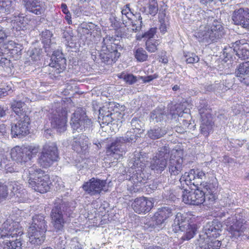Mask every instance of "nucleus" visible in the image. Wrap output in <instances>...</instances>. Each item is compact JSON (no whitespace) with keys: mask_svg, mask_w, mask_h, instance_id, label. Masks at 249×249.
I'll list each match as a JSON object with an SVG mask.
<instances>
[{"mask_svg":"<svg viewBox=\"0 0 249 249\" xmlns=\"http://www.w3.org/2000/svg\"><path fill=\"white\" fill-rule=\"evenodd\" d=\"M23 233L18 222L8 219L0 227V249H21Z\"/></svg>","mask_w":249,"mask_h":249,"instance_id":"1","label":"nucleus"},{"mask_svg":"<svg viewBox=\"0 0 249 249\" xmlns=\"http://www.w3.org/2000/svg\"><path fill=\"white\" fill-rule=\"evenodd\" d=\"M22 178L29 187L36 192L44 193L50 189L49 176L36 166H33L24 169Z\"/></svg>","mask_w":249,"mask_h":249,"instance_id":"2","label":"nucleus"},{"mask_svg":"<svg viewBox=\"0 0 249 249\" xmlns=\"http://www.w3.org/2000/svg\"><path fill=\"white\" fill-rule=\"evenodd\" d=\"M222 225L217 220L208 222L199 235L198 242L200 249H219L221 244L219 240H214L220 235Z\"/></svg>","mask_w":249,"mask_h":249,"instance_id":"3","label":"nucleus"},{"mask_svg":"<svg viewBox=\"0 0 249 249\" xmlns=\"http://www.w3.org/2000/svg\"><path fill=\"white\" fill-rule=\"evenodd\" d=\"M54 206L51 213L52 223L56 232L62 231L65 223L63 215L73 217V211L75 206L71 202H68L60 198L55 199Z\"/></svg>","mask_w":249,"mask_h":249,"instance_id":"4","label":"nucleus"},{"mask_svg":"<svg viewBox=\"0 0 249 249\" xmlns=\"http://www.w3.org/2000/svg\"><path fill=\"white\" fill-rule=\"evenodd\" d=\"M224 35L223 28L219 23H216L210 26H200L196 36L199 42L210 43L216 41Z\"/></svg>","mask_w":249,"mask_h":249,"instance_id":"5","label":"nucleus"},{"mask_svg":"<svg viewBox=\"0 0 249 249\" xmlns=\"http://www.w3.org/2000/svg\"><path fill=\"white\" fill-rule=\"evenodd\" d=\"M59 159V153L55 143L52 142L45 144L39 153L37 162L41 167L47 168Z\"/></svg>","mask_w":249,"mask_h":249,"instance_id":"6","label":"nucleus"},{"mask_svg":"<svg viewBox=\"0 0 249 249\" xmlns=\"http://www.w3.org/2000/svg\"><path fill=\"white\" fill-rule=\"evenodd\" d=\"M225 224L227 230L231 233V236L235 238L243 235H247V232L249 233V228H248L247 224L243 223V220L240 219L239 214L228 218Z\"/></svg>","mask_w":249,"mask_h":249,"instance_id":"7","label":"nucleus"},{"mask_svg":"<svg viewBox=\"0 0 249 249\" xmlns=\"http://www.w3.org/2000/svg\"><path fill=\"white\" fill-rule=\"evenodd\" d=\"M39 151L38 146H17L11 151V156L12 159L18 162H26L30 160L33 156Z\"/></svg>","mask_w":249,"mask_h":249,"instance_id":"8","label":"nucleus"},{"mask_svg":"<svg viewBox=\"0 0 249 249\" xmlns=\"http://www.w3.org/2000/svg\"><path fill=\"white\" fill-rule=\"evenodd\" d=\"M183 176L190 184L197 186L198 183L197 179L207 180L213 178V171L207 167H203L201 169H191L189 172H186Z\"/></svg>","mask_w":249,"mask_h":249,"instance_id":"9","label":"nucleus"},{"mask_svg":"<svg viewBox=\"0 0 249 249\" xmlns=\"http://www.w3.org/2000/svg\"><path fill=\"white\" fill-rule=\"evenodd\" d=\"M91 124V121L87 118L85 110L82 108H78L71 115L70 124L73 130H81Z\"/></svg>","mask_w":249,"mask_h":249,"instance_id":"10","label":"nucleus"},{"mask_svg":"<svg viewBox=\"0 0 249 249\" xmlns=\"http://www.w3.org/2000/svg\"><path fill=\"white\" fill-rule=\"evenodd\" d=\"M182 201L189 205H199L205 203V205H209L205 193L200 188L195 191H190L184 194L182 197Z\"/></svg>","mask_w":249,"mask_h":249,"instance_id":"11","label":"nucleus"},{"mask_svg":"<svg viewBox=\"0 0 249 249\" xmlns=\"http://www.w3.org/2000/svg\"><path fill=\"white\" fill-rule=\"evenodd\" d=\"M66 115L67 112L61 108L53 112L50 117L52 126L60 133L66 130Z\"/></svg>","mask_w":249,"mask_h":249,"instance_id":"12","label":"nucleus"},{"mask_svg":"<svg viewBox=\"0 0 249 249\" xmlns=\"http://www.w3.org/2000/svg\"><path fill=\"white\" fill-rule=\"evenodd\" d=\"M247 43H242L240 40L236 41L232 44L231 47L225 48L224 53L226 54V57H231V53H235L236 55L242 60L249 58V50L247 49Z\"/></svg>","mask_w":249,"mask_h":249,"instance_id":"13","label":"nucleus"},{"mask_svg":"<svg viewBox=\"0 0 249 249\" xmlns=\"http://www.w3.org/2000/svg\"><path fill=\"white\" fill-rule=\"evenodd\" d=\"M30 119L27 115H25L17 124L11 126V135L14 137L21 138L29 133V125Z\"/></svg>","mask_w":249,"mask_h":249,"instance_id":"14","label":"nucleus"},{"mask_svg":"<svg viewBox=\"0 0 249 249\" xmlns=\"http://www.w3.org/2000/svg\"><path fill=\"white\" fill-rule=\"evenodd\" d=\"M106 181L95 178H91L83 185V189L88 194L93 196L100 194L106 186Z\"/></svg>","mask_w":249,"mask_h":249,"instance_id":"15","label":"nucleus"},{"mask_svg":"<svg viewBox=\"0 0 249 249\" xmlns=\"http://www.w3.org/2000/svg\"><path fill=\"white\" fill-rule=\"evenodd\" d=\"M154 201L152 198L141 197L136 198L132 203L133 210L139 214L149 212L153 207Z\"/></svg>","mask_w":249,"mask_h":249,"instance_id":"16","label":"nucleus"},{"mask_svg":"<svg viewBox=\"0 0 249 249\" xmlns=\"http://www.w3.org/2000/svg\"><path fill=\"white\" fill-rule=\"evenodd\" d=\"M109 108V107L104 106L99 109V119L100 122L102 124H108L113 120H119L122 117L120 112H118L117 110L112 109V107H110V110Z\"/></svg>","mask_w":249,"mask_h":249,"instance_id":"17","label":"nucleus"},{"mask_svg":"<svg viewBox=\"0 0 249 249\" xmlns=\"http://www.w3.org/2000/svg\"><path fill=\"white\" fill-rule=\"evenodd\" d=\"M88 138L82 134L74 137L71 142L72 149L77 153L82 154H85L88 152Z\"/></svg>","mask_w":249,"mask_h":249,"instance_id":"18","label":"nucleus"},{"mask_svg":"<svg viewBox=\"0 0 249 249\" xmlns=\"http://www.w3.org/2000/svg\"><path fill=\"white\" fill-rule=\"evenodd\" d=\"M26 9L36 15L43 14L46 6L43 0H23Z\"/></svg>","mask_w":249,"mask_h":249,"instance_id":"19","label":"nucleus"},{"mask_svg":"<svg viewBox=\"0 0 249 249\" xmlns=\"http://www.w3.org/2000/svg\"><path fill=\"white\" fill-rule=\"evenodd\" d=\"M46 231L34 228H29L28 229L29 242L34 246L41 245L45 240Z\"/></svg>","mask_w":249,"mask_h":249,"instance_id":"20","label":"nucleus"},{"mask_svg":"<svg viewBox=\"0 0 249 249\" xmlns=\"http://www.w3.org/2000/svg\"><path fill=\"white\" fill-rule=\"evenodd\" d=\"M10 186L16 201L22 202L27 199V191L23 188L21 184L17 181H13L11 182Z\"/></svg>","mask_w":249,"mask_h":249,"instance_id":"21","label":"nucleus"},{"mask_svg":"<svg viewBox=\"0 0 249 249\" xmlns=\"http://www.w3.org/2000/svg\"><path fill=\"white\" fill-rule=\"evenodd\" d=\"M183 159L179 157H170L168 164V171L171 177L180 175L182 171Z\"/></svg>","mask_w":249,"mask_h":249,"instance_id":"22","label":"nucleus"},{"mask_svg":"<svg viewBox=\"0 0 249 249\" xmlns=\"http://www.w3.org/2000/svg\"><path fill=\"white\" fill-rule=\"evenodd\" d=\"M173 210L169 206L163 207L158 209L155 213L153 219L157 225H161L173 215Z\"/></svg>","mask_w":249,"mask_h":249,"instance_id":"23","label":"nucleus"},{"mask_svg":"<svg viewBox=\"0 0 249 249\" xmlns=\"http://www.w3.org/2000/svg\"><path fill=\"white\" fill-rule=\"evenodd\" d=\"M209 179H207V180H204L203 181L200 182L199 188L200 189H204L206 190L207 192H205V196L208 198L209 204H211L213 202L215 199L214 193L216 191L217 183L216 181L212 183H208L207 181Z\"/></svg>","mask_w":249,"mask_h":249,"instance_id":"24","label":"nucleus"},{"mask_svg":"<svg viewBox=\"0 0 249 249\" xmlns=\"http://www.w3.org/2000/svg\"><path fill=\"white\" fill-rule=\"evenodd\" d=\"M249 16V9L239 8L235 10L232 16V19L235 24L241 25L246 23Z\"/></svg>","mask_w":249,"mask_h":249,"instance_id":"25","label":"nucleus"},{"mask_svg":"<svg viewBox=\"0 0 249 249\" xmlns=\"http://www.w3.org/2000/svg\"><path fill=\"white\" fill-rule=\"evenodd\" d=\"M201 124L200 125V130L201 133L207 137L210 132L212 131L213 122L210 114H206L203 117H201Z\"/></svg>","mask_w":249,"mask_h":249,"instance_id":"26","label":"nucleus"},{"mask_svg":"<svg viewBox=\"0 0 249 249\" xmlns=\"http://www.w3.org/2000/svg\"><path fill=\"white\" fill-rule=\"evenodd\" d=\"M32 220V225L29 228L47 231V222L43 215H35L33 217Z\"/></svg>","mask_w":249,"mask_h":249,"instance_id":"27","label":"nucleus"},{"mask_svg":"<svg viewBox=\"0 0 249 249\" xmlns=\"http://www.w3.org/2000/svg\"><path fill=\"white\" fill-rule=\"evenodd\" d=\"M167 112L163 107H157L150 113V119L155 122L159 123L166 121Z\"/></svg>","mask_w":249,"mask_h":249,"instance_id":"28","label":"nucleus"},{"mask_svg":"<svg viewBox=\"0 0 249 249\" xmlns=\"http://www.w3.org/2000/svg\"><path fill=\"white\" fill-rule=\"evenodd\" d=\"M167 165L166 160L154 157L151 161L150 167L155 173L160 174L164 170Z\"/></svg>","mask_w":249,"mask_h":249,"instance_id":"29","label":"nucleus"},{"mask_svg":"<svg viewBox=\"0 0 249 249\" xmlns=\"http://www.w3.org/2000/svg\"><path fill=\"white\" fill-rule=\"evenodd\" d=\"M167 132V129L164 127L155 126L147 131V135L151 139L156 140L162 137Z\"/></svg>","mask_w":249,"mask_h":249,"instance_id":"30","label":"nucleus"},{"mask_svg":"<svg viewBox=\"0 0 249 249\" xmlns=\"http://www.w3.org/2000/svg\"><path fill=\"white\" fill-rule=\"evenodd\" d=\"M189 224L188 221L182 213H178L176 214L174 220V227L176 231L184 230L189 226Z\"/></svg>","mask_w":249,"mask_h":249,"instance_id":"31","label":"nucleus"},{"mask_svg":"<svg viewBox=\"0 0 249 249\" xmlns=\"http://www.w3.org/2000/svg\"><path fill=\"white\" fill-rule=\"evenodd\" d=\"M52 36L53 34L51 31L46 30L42 32L41 40L42 42L44 44L46 50L51 48V50L53 51L54 48H53V47L54 44H53V39H51ZM48 51L49 50H46V51Z\"/></svg>","mask_w":249,"mask_h":249,"instance_id":"32","label":"nucleus"},{"mask_svg":"<svg viewBox=\"0 0 249 249\" xmlns=\"http://www.w3.org/2000/svg\"><path fill=\"white\" fill-rule=\"evenodd\" d=\"M12 110L18 116H23L26 114V105L21 101H13L10 104Z\"/></svg>","mask_w":249,"mask_h":249,"instance_id":"33","label":"nucleus"},{"mask_svg":"<svg viewBox=\"0 0 249 249\" xmlns=\"http://www.w3.org/2000/svg\"><path fill=\"white\" fill-rule=\"evenodd\" d=\"M121 146V145L120 144L116 142L115 141L111 143V145L108 147L107 150V156H110V158H113L114 159H119L122 156V155L118 153V152H120Z\"/></svg>","mask_w":249,"mask_h":249,"instance_id":"34","label":"nucleus"},{"mask_svg":"<svg viewBox=\"0 0 249 249\" xmlns=\"http://www.w3.org/2000/svg\"><path fill=\"white\" fill-rule=\"evenodd\" d=\"M121 13L122 22L125 27L128 25L127 21L133 20V18H137V15H134L131 11L129 4H126L124 7Z\"/></svg>","mask_w":249,"mask_h":249,"instance_id":"35","label":"nucleus"},{"mask_svg":"<svg viewBox=\"0 0 249 249\" xmlns=\"http://www.w3.org/2000/svg\"><path fill=\"white\" fill-rule=\"evenodd\" d=\"M135 132V131L133 130V131L131 130L127 131L124 137H120L117 138L115 141L116 142L119 143L121 145L126 142L132 143L133 142H135L136 140V137H137Z\"/></svg>","mask_w":249,"mask_h":249,"instance_id":"36","label":"nucleus"},{"mask_svg":"<svg viewBox=\"0 0 249 249\" xmlns=\"http://www.w3.org/2000/svg\"><path fill=\"white\" fill-rule=\"evenodd\" d=\"M139 153L135 152L134 158L131 159L129 162V166L131 167L134 169H138L137 171L140 172L144 167V164L142 163L140 158Z\"/></svg>","mask_w":249,"mask_h":249,"instance_id":"37","label":"nucleus"},{"mask_svg":"<svg viewBox=\"0 0 249 249\" xmlns=\"http://www.w3.org/2000/svg\"><path fill=\"white\" fill-rule=\"evenodd\" d=\"M52 62L54 64H56L59 66V68H57V71L58 72H62L66 68V59L62 57V56L56 57L53 56L51 58ZM57 69H55L53 72L56 71Z\"/></svg>","mask_w":249,"mask_h":249,"instance_id":"38","label":"nucleus"},{"mask_svg":"<svg viewBox=\"0 0 249 249\" xmlns=\"http://www.w3.org/2000/svg\"><path fill=\"white\" fill-rule=\"evenodd\" d=\"M180 231L184 232V234L182 236V239L188 240L194 237L196 231V229L194 225H190L189 224V226L185 228L184 230Z\"/></svg>","mask_w":249,"mask_h":249,"instance_id":"39","label":"nucleus"},{"mask_svg":"<svg viewBox=\"0 0 249 249\" xmlns=\"http://www.w3.org/2000/svg\"><path fill=\"white\" fill-rule=\"evenodd\" d=\"M138 19L134 21V18H133V20L127 21L128 25L127 26H131V30L135 32L140 31L142 27V18L140 14H138Z\"/></svg>","mask_w":249,"mask_h":249,"instance_id":"40","label":"nucleus"},{"mask_svg":"<svg viewBox=\"0 0 249 249\" xmlns=\"http://www.w3.org/2000/svg\"><path fill=\"white\" fill-rule=\"evenodd\" d=\"M135 58L139 62H144L147 60L148 55L142 48H139L134 51Z\"/></svg>","mask_w":249,"mask_h":249,"instance_id":"41","label":"nucleus"},{"mask_svg":"<svg viewBox=\"0 0 249 249\" xmlns=\"http://www.w3.org/2000/svg\"><path fill=\"white\" fill-rule=\"evenodd\" d=\"M248 73H249V61L239 65L235 71V74L238 78Z\"/></svg>","mask_w":249,"mask_h":249,"instance_id":"42","label":"nucleus"},{"mask_svg":"<svg viewBox=\"0 0 249 249\" xmlns=\"http://www.w3.org/2000/svg\"><path fill=\"white\" fill-rule=\"evenodd\" d=\"M16 44H17L12 41H10L7 43L3 44L0 47V53L5 54H11L12 50H14Z\"/></svg>","mask_w":249,"mask_h":249,"instance_id":"43","label":"nucleus"},{"mask_svg":"<svg viewBox=\"0 0 249 249\" xmlns=\"http://www.w3.org/2000/svg\"><path fill=\"white\" fill-rule=\"evenodd\" d=\"M170 150L168 147L163 146L158 149V152L156 154L155 157L160 159V160H164L167 161V160L169 156Z\"/></svg>","mask_w":249,"mask_h":249,"instance_id":"44","label":"nucleus"},{"mask_svg":"<svg viewBox=\"0 0 249 249\" xmlns=\"http://www.w3.org/2000/svg\"><path fill=\"white\" fill-rule=\"evenodd\" d=\"M118 77L123 79L127 84L132 85L137 81L136 77L133 74L125 72H122L118 74Z\"/></svg>","mask_w":249,"mask_h":249,"instance_id":"45","label":"nucleus"},{"mask_svg":"<svg viewBox=\"0 0 249 249\" xmlns=\"http://www.w3.org/2000/svg\"><path fill=\"white\" fill-rule=\"evenodd\" d=\"M179 182L180 184V186L179 187L181 190V194H182V198L183 197V195L184 194H187L190 191V188L189 185L190 184L187 180L185 178L182 176L179 179Z\"/></svg>","mask_w":249,"mask_h":249,"instance_id":"46","label":"nucleus"},{"mask_svg":"<svg viewBox=\"0 0 249 249\" xmlns=\"http://www.w3.org/2000/svg\"><path fill=\"white\" fill-rule=\"evenodd\" d=\"M116 53L117 52L114 51L102 54L103 61L107 64H111L114 63L116 60L115 56Z\"/></svg>","mask_w":249,"mask_h":249,"instance_id":"47","label":"nucleus"},{"mask_svg":"<svg viewBox=\"0 0 249 249\" xmlns=\"http://www.w3.org/2000/svg\"><path fill=\"white\" fill-rule=\"evenodd\" d=\"M101 4L102 7L111 12L116 7L117 1L116 0H102Z\"/></svg>","mask_w":249,"mask_h":249,"instance_id":"48","label":"nucleus"},{"mask_svg":"<svg viewBox=\"0 0 249 249\" xmlns=\"http://www.w3.org/2000/svg\"><path fill=\"white\" fill-rule=\"evenodd\" d=\"M57 68H59V66L56 64H54V63L53 62H52V63L49 64L48 66V71H49L50 77L52 79L58 77L60 75V74L61 73L58 72L57 71H55L54 72H53L55 69L57 70Z\"/></svg>","mask_w":249,"mask_h":249,"instance_id":"49","label":"nucleus"},{"mask_svg":"<svg viewBox=\"0 0 249 249\" xmlns=\"http://www.w3.org/2000/svg\"><path fill=\"white\" fill-rule=\"evenodd\" d=\"M3 5V13H9L14 8V1L12 0H1Z\"/></svg>","mask_w":249,"mask_h":249,"instance_id":"50","label":"nucleus"},{"mask_svg":"<svg viewBox=\"0 0 249 249\" xmlns=\"http://www.w3.org/2000/svg\"><path fill=\"white\" fill-rule=\"evenodd\" d=\"M158 45V43L157 41L148 40L145 43L146 49L149 52L154 53L157 50Z\"/></svg>","mask_w":249,"mask_h":249,"instance_id":"51","label":"nucleus"},{"mask_svg":"<svg viewBox=\"0 0 249 249\" xmlns=\"http://www.w3.org/2000/svg\"><path fill=\"white\" fill-rule=\"evenodd\" d=\"M131 125L132 127V130H138V131H143L142 129V126L143 123L137 118H133L131 121Z\"/></svg>","mask_w":249,"mask_h":249,"instance_id":"52","label":"nucleus"},{"mask_svg":"<svg viewBox=\"0 0 249 249\" xmlns=\"http://www.w3.org/2000/svg\"><path fill=\"white\" fill-rule=\"evenodd\" d=\"M200 105L198 106V110L201 117H203L206 114H210L209 112H206L208 110V105L205 101H202L199 103Z\"/></svg>","mask_w":249,"mask_h":249,"instance_id":"53","label":"nucleus"},{"mask_svg":"<svg viewBox=\"0 0 249 249\" xmlns=\"http://www.w3.org/2000/svg\"><path fill=\"white\" fill-rule=\"evenodd\" d=\"M158 3H149L148 6V13L152 16H155L158 12Z\"/></svg>","mask_w":249,"mask_h":249,"instance_id":"54","label":"nucleus"},{"mask_svg":"<svg viewBox=\"0 0 249 249\" xmlns=\"http://www.w3.org/2000/svg\"><path fill=\"white\" fill-rule=\"evenodd\" d=\"M7 187L6 185L0 183V201L7 196Z\"/></svg>","mask_w":249,"mask_h":249,"instance_id":"55","label":"nucleus"},{"mask_svg":"<svg viewBox=\"0 0 249 249\" xmlns=\"http://www.w3.org/2000/svg\"><path fill=\"white\" fill-rule=\"evenodd\" d=\"M187 58H186V61L187 63L193 64L198 62L199 61V58L194 53H191L188 55H186Z\"/></svg>","mask_w":249,"mask_h":249,"instance_id":"56","label":"nucleus"},{"mask_svg":"<svg viewBox=\"0 0 249 249\" xmlns=\"http://www.w3.org/2000/svg\"><path fill=\"white\" fill-rule=\"evenodd\" d=\"M5 55L0 53V65L1 66H9L10 64V60L6 57Z\"/></svg>","mask_w":249,"mask_h":249,"instance_id":"57","label":"nucleus"},{"mask_svg":"<svg viewBox=\"0 0 249 249\" xmlns=\"http://www.w3.org/2000/svg\"><path fill=\"white\" fill-rule=\"evenodd\" d=\"M156 29H157L156 28H152L150 29L149 30L145 32L142 35V37L147 38L148 39L152 38L156 32Z\"/></svg>","mask_w":249,"mask_h":249,"instance_id":"58","label":"nucleus"},{"mask_svg":"<svg viewBox=\"0 0 249 249\" xmlns=\"http://www.w3.org/2000/svg\"><path fill=\"white\" fill-rule=\"evenodd\" d=\"M139 173L137 172V173L133 176L132 178V180L134 181V183L136 185L138 184L139 183H143V181L144 180L143 179L142 176H141V174H140V176H139Z\"/></svg>","mask_w":249,"mask_h":249,"instance_id":"59","label":"nucleus"},{"mask_svg":"<svg viewBox=\"0 0 249 249\" xmlns=\"http://www.w3.org/2000/svg\"><path fill=\"white\" fill-rule=\"evenodd\" d=\"M14 50H12L10 55H20L21 54V51L22 50V46L19 44H17L16 46L14 47Z\"/></svg>","mask_w":249,"mask_h":249,"instance_id":"60","label":"nucleus"},{"mask_svg":"<svg viewBox=\"0 0 249 249\" xmlns=\"http://www.w3.org/2000/svg\"><path fill=\"white\" fill-rule=\"evenodd\" d=\"M157 76L155 74L147 76H141L140 78L142 80L144 83H147L151 81L154 79H156Z\"/></svg>","mask_w":249,"mask_h":249,"instance_id":"61","label":"nucleus"},{"mask_svg":"<svg viewBox=\"0 0 249 249\" xmlns=\"http://www.w3.org/2000/svg\"><path fill=\"white\" fill-rule=\"evenodd\" d=\"M238 79L241 82L247 85H249V72L247 74L242 75V76L238 78Z\"/></svg>","mask_w":249,"mask_h":249,"instance_id":"62","label":"nucleus"},{"mask_svg":"<svg viewBox=\"0 0 249 249\" xmlns=\"http://www.w3.org/2000/svg\"><path fill=\"white\" fill-rule=\"evenodd\" d=\"M112 41H113V38L112 37L107 36L104 38L103 44L107 48L108 46L112 43Z\"/></svg>","mask_w":249,"mask_h":249,"instance_id":"63","label":"nucleus"},{"mask_svg":"<svg viewBox=\"0 0 249 249\" xmlns=\"http://www.w3.org/2000/svg\"><path fill=\"white\" fill-rule=\"evenodd\" d=\"M63 36L64 37L66 38V41H67V43L68 44L67 45L69 46L70 47H71L70 44H73V43H72L71 42L70 43V41H71L72 39L71 36L69 35L68 32H64Z\"/></svg>","mask_w":249,"mask_h":249,"instance_id":"64","label":"nucleus"}]
</instances>
